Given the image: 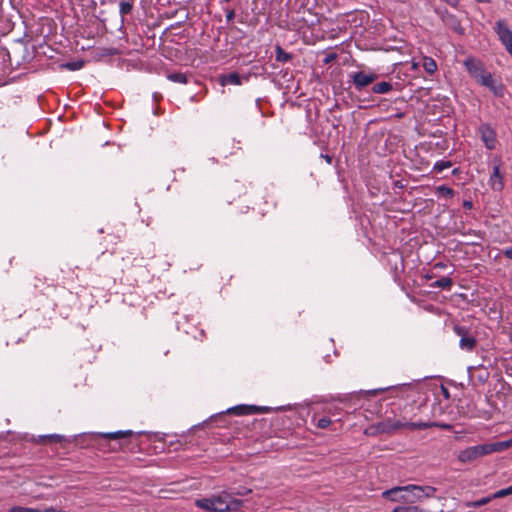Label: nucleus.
Instances as JSON below:
<instances>
[{
  "label": "nucleus",
  "instance_id": "38",
  "mask_svg": "<svg viewBox=\"0 0 512 512\" xmlns=\"http://www.w3.org/2000/svg\"><path fill=\"white\" fill-rule=\"evenodd\" d=\"M234 18H235L234 9L226 10V21L229 23V22L233 21Z\"/></svg>",
  "mask_w": 512,
  "mask_h": 512
},
{
  "label": "nucleus",
  "instance_id": "46",
  "mask_svg": "<svg viewBox=\"0 0 512 512\" xmlns=\"http://www.w3.org/2000/svg\"><path fill=\"white\" fill-rule=\"evenodd\" d=\"M394 186H395V187H397V188H399V189L404 188V185L402 184V182H401V181H395V182H394Z\"/></svg>",
  "mask_w": 512,
  "mask_h": 512
},
{
  "label": "nucleus",
  "instance_id": "41",
  "mask_svg": "<svg viewBox=\"0 0 512 512\" xmlns=\"http://www.w3.org/2000/svg\"><path fill=\"white\" fill-rule=\"evenodd\" d=\"M40 512H66V511L60 510V509H56L54 507H49V508H46L44 510L40 509Z\"/></svg>",
  "mask_w": 512,
  "mask_h": 512
},
{
  "label": "nucleus",
  "instance_id": "9",
  "mask_svg": "<svg viewBox=\"0 0 512 512\" xmlns=\"http://www.w3.org/2000/svg\"><path fill=\"white\" fill-rule=\"evenodd\" d=\"M270 411L269 407H260L255 405H245L240 404L234 407L227 409V413H232L235 415H252L259 412H268Z\"/></svg>",
  "mask_w": 512,
  "mask_h": 512
},
{
  "label": "nucleus",
  "instance_id": "32",
  "mask_svg": "<svg viewBox=\"0 0 512 512\" xmlns=\"http://www.w3.org/2000/svg\"><path fill=\"white\" fill-rule=\"evenodd\" d=\"M492 499H495L494 497H492V495L490 496H487V497H483L479 500H476L470 504H468L469 507H474V508H477V507H481V506H484L486 504H488Z\"/></svg>",
  "mask_w": 512,
  "mask_h": 512
},
{
  "label": "nucleus",
  "instance_id": "35",
  "mask_svg": "<svg viewBox=\"0 0 512 512\" xmlns=\"http://www.w3.org/2000/svg\"><path fill=\"white\" fill-rule=\"evenodd\" d=\"M9 512H40V509L22 507V506H13L9 509Z\"/></svg>",
  "mask_w": 512,
  "mask_h": 512
},
{
  "label": "nucleus",
  "instance_id": "27",
  "mask_svg": "<svg viewBox=\"0 0 512 512\" xmlns=\"http://www.w3.org/2000/svg\"><path fill=\"white\" fill-rule=\"evenodd\" d=\"M436 194L439 197L450 199L454 196V190L446 185H440L436 187Z\"/></svg>",
  "mask_w": 512,
  "mask_h": 512
},
{
  "label": "nucleus",
  "instance_id": "5",
  "mask_svg": "<svg viewBox=\"0 0 512 512\" xmlns=\"http://www.w3.org/2000/svg\"><path fill=\"white\" fill-rule=\"evenodd\" d=\"M436 13L446 27L459 35L464 34V28L461 26V22L456 15L450 13L447 9H436Z\"/></svg>",
  "mask_w": 512,
  "mask_h": 512
},
{
  "label": "nucleus",
  "instance_id": "23",
  "mask_svg": "<svg viewBox=\"0 0 512 512\" xmlns=\"http://www.w3.org/2000/svg\"><path fill=\"white\" fill-rule=\"evenodd\" d=\"M392 89H393V85L391 82L383 81V82L376 83L372 87V92L376 93V94H386V93L390 92Z\"/></svg>",
  "mask_w": 512,
  "mask_h": 512
},
{
  "label": "nucleus",
  "instance_id": "7",
  "mask_svg": "<svg viewBox=\"0 0 512 512\" xmlns=\"http://www.w3.org/2000/svg\"><path fill=\"white\" fill-rule=\"evenodd\" d=\"M458 228L457 232L467 238L461 241L463 244L477 246L480 245L484 239V234L480 230H472L470 226H458Z\"/></svg>",
  "mask_w": 512,
  "mask_h": 512
},
{
  "label": "nucleus",
  "instance_id": "26",
  "mask_svg": "<svg viewBox=\"0 0 512 512\" xmlns=\"http://www.w3.org/2000/svg\"><path fill=\"white\" fill-rule=\"evenodd\" d=\"M275 54L276 61L278 62L286 63L292 59V55L283 50L279 45L276 46Z\"/></svg>",
  "mask_w": 512,
  "mask_h": 512
},
{
  "label": "nucleus",
  "instance_id": "14",
  "mask_svg": "<svg viewBox=\"0 0 512 512\" xmlns=\"http://www.w3.org/2000/svg\"><path fill=\"white\" fill-rule=\"evenodd\" d=\"M249 78H250L249 75H245V76L241 77L237 72H231L229 74L222 75L220 77V84L222 86H225V85H242L243 82H248Z\"/></svg>",
  "mask_w": 512,
  "mask_h": 512
},
{
  "label": "nucleus",
  "instance_id": "40",
  "mask_svg": "<svg viewBox=\"0 0 512 512\" xmlns=\"http://www.w3.org/2000/svg\"><path fill=\"white\" fill-rule=\"evenodd\" d=\"M392 512H407V505L397 506Z\"/></svg>",
  "mask_w": 512,
  "mask_h": 512
},
{
  "label": "nucleus",
  "instance_id": "19",
  "mask_svg": "<svg viewBox=\"0 0 512 512\" xmlns=\"http://www.w3.org/2000/svg\"><path fill=\"white\" fill-rule=\"evenodd\" d=\"M244 502L240 499L235 498V496L228 492L227 504H225L226 512H236L239 511Z\"/></svg>",
  "mask_w": 512,
  "mask_h": 512
},
{
  "label": "nucleus",
  "instance_id": "31",
  "mask_svg": "<svg viewBox=\"0 0 512 512\" xmlns=\"http://www.w3.org/2000/svg\"><path fill=\"white\" fill-rule=\"evenodd\" d=\"M229 492L232 493L234 496H246L250 494L252 490L245 486H239L237 488L231 489Z\"/></svg>",
  "mask_w": 512,
  "mask_h": 512
},
{
  "label": "nucleus",
  "instance_id": "20",
  "mask_svg": "<svg viewBox=\"0 0 512 512\" xmlns=\"http://www.w3.org/2000/svg\"><path fill=\"white\" fill-rule=\"evenodd\" d=\"M215 502L217 512H226L225 504H227L228 491H221L217 495H212Z\"/></svg>",
  "mask_w": 512,
  "mask_h": 512
},
{
  "label": "nucleus",
  "instance_id": "6",
  "mask_svg": "<svg viewBox=\"0 0 512 512\" xmlns=\"http://www.w3.org/2000/svg\"><path fill=\"white\" fill-rule=\"evenodd\" d=\"M478 133L485 147L488 150H494L496 147L497 139L496 132L488 123H482L478 128Z\"/></svg>",
  "mask_w": 512,
  "mask_h": 512
},
{
  "label": "nucleus",
  "instance_id": "42",
  "mask_svg": "<svg viewBox=\"0 0 512 512\" xmlns=\"http://www.w3.org/2000/svg\"><path fill=\"white\" fill-rule=\"evenodd\" d=\"M446 267H447V265L442 262H438L434 265V269H445Z\"/></svg>",
  "mask_w": 512,
  "mask_h": 512
},
{
  "label": "nucleus",
  "instance_id": "1",
  "mask_svg": "<svg viewBox=\"0 0 512 512\" xmlns=\"http://www.w3.org/2000/svg\"><path fill=\"white\" fill-rule=\"evenodd\" d=\"M463 65L468 74L481 86L488 88L496 97H502L504 95V85L496 80L493 75L488 72L484 66V63L479 59L468 56L464 61Z\"/></svg>",
  "mask_w": 512,
  "mask_h": 512
},
{
  "label": "nucleus",
  "instance_id": "44",
  "mask_svg": "<svg viewBox=\"0 0 512 512\" xmlns=\"http://www.w3.org/2000/svg\"><path fill=\"white\" fill-rule=\"evenodd\" d=\"M107 54L108 55H116V54H118V50L115 48H111L108 50Z\"/></svg>",
  "mask_w": 512,
  "mask_h": 512
},
{
  "label": "nucleus",
  "instance_id": "2",
  "mask_svg": "<svg viewBox=\"0 0 512 512\" xmlns=\"http://www.w3.org/2000/svg\"><path fill=\"white\" fill-rule=\"evenodd\" d=\"M404 427L409 428L411 430H416V429L425 430V429H428L431 427H440L443 429H449L450 425L449 424H438L435 422H423V421L402 423L400 421H391V420H388L385 422H380L376 425V429L380 433H392V432H394L400 428H404Z\"/></svg>",
  "mask_w": 512,
  "mask_h": 512
},
{
  "label": "nucleus",
  "instance_id": "8",
  "mask_svg": "<svg viewBox=\"0 0 512 512\" xmlns=\"http://www.w3.org/2000/svg\"><path fill=\"white\" fill-rule=\"evenodd\" d=\"M352 82L357 91H361L366 86L373 83L378 75L376 73H365L363 71H358L352 74Z\"/></svg>",
  "mask_w": 512,
  "mask_h": 512
},
{
  "label": "nucleus",
  "instance_id": "16",
  "mask_svg": "<svg viewBox=\"0 0 512 512\" xmlns=\"http://www.w3.org/2000/svg\"><path fill=\"white\" fill-rule=\"evenodd\" d=\"M195 506L207 512H217V508L215 507V502L212 496L196 499Z\"/></svg>",
  "mask_w": 512,
  "mask_h": 512
},
{
  "label": "nucleus",
  "instance_id": "29",
  "mask_svg": "<svg viewBox=\"0 0 512 512\" xmlns=\"http://www.w3.org/2000/svg\"><path fill=\"white\" fill-rule=\"evenodd\" d=\"M451 166H452V162L451 161L439 160V161L435 162V164L433 166V171L436 172V173H441L445 169L450 168Z\"/></svg>",
  "mask_w": 512,
  "mask_h": 512
},
{
  "label": "nucleus",
  "instance_id": "4",
  "mask_svg": "<svg viewBox=\"0 0 512 512\" xmlns=\"http://www.w3.org/2000/svg\"><path fill=\"white\" fill-rule=\"evenodd\" d=\"M488 454L489 449L487 448V444H480L460 451L458 460L462 463H468Z\"/></svg>",
  "mask_w": 512,
  "mask_h": 512
},
{
  "label": "nucleus",
  "instance_id": "43",
  "mask_svg": "<svg viewBox=\"0 0 512 512\" xmlns=\"http://www.w3.org/2000/svg\"><path fill=\"white\" fill-rule=\"evenodd\" d=\"M463 206L466 208V209H471L472 208V202L471 201H468V200H465L463 202Z\"/></svg>",
  "mask_w": 512,
  "mask_h": 512
},
{
  "label": "nucleus",
  "instance_id": "36",
  "mask_svg": "<svg viewBox=\"0 0 512 512\" xmlns=\"http://www.w3.org/2000/svg\"><path fill=\"white\" fill-rule=\"evenodd\" d=\"M331 423L332 422L329 417H322V418L318 419L317 427L321 428V429H326L330 426Z\"/></svg>",
  "mask_w": 512,
  "mask_h": 512
},
{
  "label": "nucleus",
  "instance_id": "49",
  "mask_svg": "<svg viewBox=\"0 0 512 512\" xmlns=\"http://www.w3.org/2000/svg\"><path fill=\"white\" fill-rule=\"evenodd\" d=\"M442 389H443V392H444L445 396L447 397L448 396V390L445 389L444 387H442Z\"/></svg>",
  "mask_w": 512,
  "mask_h": 512
},
{
  "label": "nucleus",
  "instance_id": "34",
  "mask_svg": "<svg viewBox=\"0 0 512 512\" xmlns=\"http://www.w3.org/2000/svg\"><path fill=\"white\" fill-rule=\"evenodd\" d=\"M83 66H84V62L81 61V60L73 61V62H67V63L64 64V67L69 69V70H71V71L79 70Z\"/></svg>",
  "mask_w": 512,
  "mask_h": 512
},
{
  "label": "nucleus",
  "instance_id": "45",
  "mask_svg": "<svg viewBox=\"0 0 512 512\" xmlns=\"http://www.w3.org/2000/svg\"><path fill=\"white\" fill-rule=\"evenodd\" d=\"M321 156L326 160L327 163L331 164V162H332V157L331 156L323 155V154Z\"/></svg>",
  "mask_w": 512,
  "mask_h": 512
},
{
  "label": "nucleus",
  "instance_id": "30",
  "mask_svg": "<svg viewBox=\"0 0 512 512\" xmlns=\"http://www.w3.org/2000/svg\"><path fill=\"white\" fill-rule=\"evenodd\" d=\"M133 9V3L129 1H121L119 3V13L122 17L131 13Z\"/></svg>",
  "mask_w": 512,
  "mask_h": 512
},
{
  "label": "nucleus",
  "instance_id": "48",
  "mask_svg": "<svg viewBox=\"0 0 512 512\" xmlns=\"http://www.w3.org/2000/svg\"><path fill=\"white\" fill-rule=\"evenodd\" d=\"M331 58H334V55H331L330 57H327V58L325 59V62H326V63H327V62H329V60H331Z\"/></svg>",
  "mask_w": 512,
  "mask_h": 512
},
{
  "label": "nucleus",
  "instance_id": "51",
  "mask_svg": "<svg viewBox=\"0 0 512 512\" xmlns=\"http://www.w3.org/2000/svg\"><path fill=\"white\" fill-rule=\"evenodd\" d=\"M426 277H427L428 279H432V278H433V276H432V275H427Z\"/></svg>",
  "mask_w": 512,
  "mask_h": 512
},
{
  "label": "nucleus",
  "instance_id": "15",
  "mask_svg": "<svg viewBox=\"0 0 512 512\" xmlns=\"http://www.w3.org/2000/svg\"><path fill=\"white\" fill-rule=\"evenodd\" d=\"M490 184H491V187L494 190L500 191V190L503 189V186H504V184H503V176L500 173V166L499 165H494L493 166V173L490 176Z\"/></svg>",
  "mask_w": 512,
  "mask_h": 512
},
{
  "label": "nucleus",
  "instance_id": "33",
  "mask_svg": "<svg viewBox=\"0 0 512 512\" xmlns=\"http://www.w3.org/2000/svg\"><path fill=\"white\" fill-rule=\"evenodd\" d=\"M511 494H512V484L507 488H503V489L496 491L495 493L492 494V497L497 499V498L506 497Z\"/></svg>",
  "mask_w": 512,
  "mask_h": 512
},
{
  "label": "nucleus",
  "instance_id": "13",
  "mask_svg": "<svg viewBox=\"0 0 512 512\" xmlns=\"http://www.w3.org/2000/svg\"><path fill=\"white\" fill-rule=\"evenodd\" d=\"M31 442L38 444H50V443H61L63 441L70 442L71 440L61 434H47V435H39L38 437L32 436L30 438Z\"/></svg>",
  "mask_w": 512,
  "mask_h": 512
},
{
  "label": "nucleus",
  "instance_id": "39",
  "mask_svg": "<svg viewBox=\"0 0 512 512\" xmlns=\"http://www.w3.org/2000/svg\"><path fill=\"white\" fill-rule=\"evenodd\" d=\"M503 255L505 257H507L508 259H511L512 260V247H508V248H505L503 251H502Z\"/></svg>",
  "mask_w": 512,
  "mask_h": 512
},
{
  "label": "nucleus",
  "instance_id": "24",
  "mask_svg": "<svg viewBox=\"0 0 512 512\" xmlns=\"http://www.w3.org/2000/svg\"><path fill=\"white\" fill-rule=\"evenodd\" d=\"M411 489L416 490L418 492H423L424 498H432L435 496L437 489L433 486H411Z\"/></svg>",
  "mask_w": 512,
  "mask_h": 512
},
{
  "label": "nucleus",
  "instance_id": "11",
  "mask_svg": "<svg viewBox=\"0 0 512 512\" xmlns=\"http://www.w3.org/2000/svg\"><path fill=\"white\" fill-rule=\"evenodd\" d=\"M494 32L497 34L499 41L502 45L512 42V31L508 27L507 22L504 19L496 21L494 26Z\"/></svg>",
  "mask_w": 512,
  "mask_h": 512
},
{
  "label": "nucleus",
  "instance_id": "22",
  "mask_svg": "<svg viewBox=\"0 0 512 512\" xmlns=\"http://www.w3.org/2000/svg\"><path fill=\"white\" fill-rule=\"evenodd\" d=\"M132 435H133L132 430H119V431H115V432L101 434V437H103L105 439H109V440H121V439L130 437Z\"/></svg>",
  "mask_w": 512,
  "mask_h": 512
},
{
  "label": "nucleus",
  "instance_id": "3",
  "mask_svg": "<svg viewBox=\"0 0 512 512\" xmlns=\"http://www.w3.org/2000/svg\"><path fill=\"white\" fill-rule=\"evenodd\" d=\"M453 331L460 337L459 347L461 350L471 352L475 348L477 344L476 338L467 327L454 325Z\"/></svg>",
  "mask_w": 512,
  "mask_h": 512
},
{
  "label": "nucleus",
  "instance_id": "37",
  "mask_svg": "<svg viewBox=\"0 0 512 512\" xmlns=\"http://www.w3.org/2000/svg\"><path fill=\"white\" fill-rule=\"evenodd\" d=\"M407 512H429L423 508H420L419 506L415 505H407Z\"/></svg>",
  "mask_w": 512,
  "mask_h": 512
},
{
  "label": "nucleus",
  "instance_id": "47",
  "mask_svg": "<svg viewBox=\"0 0 512 512\" xmlns=\"http://www.w3.org/2000/svg\"><path fill=\"white\" fill-rule=\"evenodd\" d=\"M384 390H385L384 388H381V389L373 390L372 393L376 394L378 391H384Z\"/></svg>",
  "mask_w": 512,
  "mask_h": 512
},
{
  "label": "nucleus",
  "instance_id": "25",
  "mask_svg": "<svg viewBox=\"0 0 512 512\" xmlns=\"http://www.w3.org/2000/svg\"><path fill=\"white\" fill-rule=\"evenodd\" d=\"M422 66L424 70L430 75L434 74L437 70L436 61L431 57H424Z\"/></svg>",
  "mask_w": 512,
  "mask_h": 512
},
{
  "label": "nucleus",
  "instance_id": "18",
  "mask_svg": "<svg viewBox=\"0 0 512 512\" xmlns=\"http://www.w3.org/2000/svg\"><path fill=\"white\" fill-rule=\"evenodd\" d=\"M510 447H512V437L510 439L504 440V441L487 443V448L489 449V454H491L493 452H501Z\"/></svg>",
  "mask_w": 512,
  "mask_h": 512
},
{
  "label": "nucleus",
  "instance_id": "28",
  "mask_svg": "<svg viewBox=\"0 0 512 512\" xmlns=\"http://www.w3.org/2000/svg\"><path fill=\"white\" fill-rule=\"evenodd\" d=\"M167 78L175 83L186 84L188 82L187 75L181 72L170 73Z\"/></svg>",
  "mask_w": 512,
  "mask_h": 512
},
{
  "label": "nucleus",
  "instance_id": "17",
  "mask_svg": "<svg viewBox=\"0 0 512 512\" xmlns=\"http://www.w3.org/2000/svg\"><path fill=\"white\" fill-rule=\"evenodd\" d=\"M411 486H415L414 484L406 485L407 489V497L405 498V503L413 504L416 502H421L424 499L423 492H418L416 490L411 489Z\"/></svg>",
  "mask_w": 512,
  "mask_h": 512
},
{
  "label": "nucleus",
  "instance_id": "21",
  "mask_svg": "<svg viewBox=\"0 0 512 512\" xmlns=\"http://www.w3.org/2000/svg\"><path fill=\"white\" fill-rule=\"evenodd\" d=\"M453 285V280L449 276H443L439 279L431 282L429 286L431 288H439L443 290H450Z\"/></svg>",
  "mask_w": 512,
  "mask_h": 512
},
{
  "label": "nucleus",
  "instance_id": "50",
  "mask_svg": "<svg viewBox=\"0 0 512 512\" xmlns=\"http://www.w3.org/2000/svg\"><path fill=\"white\" fill-rule=\"evenodd\" d=\"M457 172H458V169H454V170L452 171V173H453V174H456Z\"/></svg>",
  "mask_w": 512,
  "mask_h": 512
},
{
  "label": "nucleus",
  "instance_id": "12",
  "mask_svg": "<svg viewBox=\"0 0 512 512\" xmlns=\"http://www.w3.org/2000/svg\"><path fill=\"white\" fill-rule=\"evenodd\" d=\"M407 489L405 486H397L391 489H388L383 492V496L394 502H405V498L407 497Z\"/></svg>",
  "mask_w": 512,
  "mask_h": 512
},
{
  "label": "nucleus",
  "instance_id": "10",
  "mask_svg": "<svg viewBox=\"0 0 512 512\" xmlns=\"http://www.w3.org/2000/svg\"><path fill=\"white\" fill-rule=\"evenodd\" d=\"M494 32L497 34L499 41L502 45L512 42V31L508 27L507 22L504 19L496 21L494 26Z\"/></svg>",
  "mask_w": 512,
  "mask_h": 512
}]
</instances>
